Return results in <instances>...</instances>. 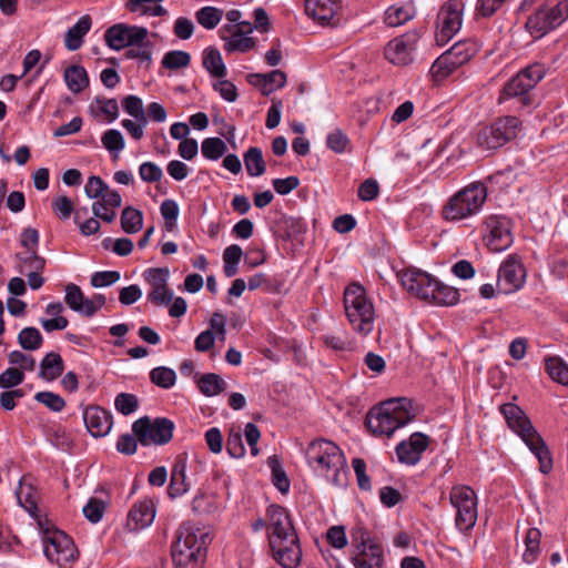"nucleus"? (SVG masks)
<instances>
[{"mask_svg": "<svg viewBox=\"0 0 568 568\" xmlns=\"http://www.w3.org/2000/svg\"><path fill=\"white\" fill-rule=\"evenodd\" d=\"M150 379L161 388H171L176 381V374L172 368L159 366L150 372Z\"/></svg>", "mask_w": 568, "mask_h": 568, "instance_id": "45", "label": "nucleus"}, {"mask_svg": "<svg viewBox=\"0 0 568 568\" xmlns=\"http://www.w3.org/2000/svg\"><path fill=\"white\" fill-rule=\"evenodd\" d=\"M545 74V65L538 62L520 70L504 85L499 94V103L505 99L516 98L523 106L529 105L531 103L529 92L544 79Z\"/></svg>", "mask_w": 568, "mask_h": 568, "instance_id": "8", "label": "nucleus"}, {"mask_svg": "<svg viewBox=\"0 0 568 568\" xmlns=\"http://www.w3.org/2000/svg\"><path fill=\"white\" fill-rule=\"evenodd\" d=\"M478 145L487 151L497 149V128L491 124L483 128L477 135Z\"/></svg>", "mask_w": 568, "mask_h": 568, "instance_id": "54", "label": "nucleus"}, {"mask_svg": "<svg viewBox=\"0 0 568 568\" xmlns=\"http://www.w3.org/2000/svg\"><path fill=\"white\" fill-rule=\"evenodd\" d=\"M403 287L412 295L427 301L429 295L434 293L432 286H434L435 278L418 268H407L398 273Z\"/></svg>", "mask_w": 568, "mask_h": 568, "instance_id": "16", "label": "nucleus"}, {"mask_svg": "<svg viewBox=\"0 0 568 568\" xmlns=\"http://www.w3.org/2000/svg\"><path fill=\"white\" fill-rule=\"evenodd\" d=\"M450 503L456 508V526L460 531L474 527L477 519V503L475 491L467 486L454 487L450 491Z\"/></svg>", "mask_w": 568, "mask_h": 568, "instance_id": "11", "label": "nucleus"}, {"mask_svg": "<svg viewBox=\"0 0 568 568\" xmlns=\"http://www.w3.org/2000/svg\"><path fill=\"white\" fill-rule=\"evenodd\" d=\"M197 386L201 393L207 397L215 396L223 392L226 383L215 373H207L200 377Z\"/></svg>", "mask_w": 568, "mask_h": 568, "instance_id": "32", "label": "nucleus"}, {"mask_svg": "<svg viewBox=\"0 0 568 568\" xmlns=\"http://www.w3.org/2000/svg\"><path fill=\"white\" fill-rule=\"evenodd\" d=\"M223 11L215 7H203L196 11V21L205 29H214L221 21Z\"/></svg>", "mask_w": 568, "mask_h": 568, "instance_id": "44", "label": "nucleus"}, {"mask_svg": "<svg viewBox=\"0 0 568 568\" xmlns=\"http://www.w3.org/2000/svg\"><path fill=\"white\" fill-rule=\"evenodd\" d=\"M116 410L123 415L134 413L139 407V399L134 394L120 393L114 399Z\"/></svg>", "mask_w": 568, "mask_h": 568, "instance_id": "51", "label": "nucleus"}, {"mask_svg": "<svg viewBox=\"0 0 568 568\" xmlns=\"http://www.w3.org/2000/svg\"><path fill=\"white\" fill-rule=\"evenodd\" d=\"M546 371L552 381L568 386V365L558 357H549L545 362Z\"/></svg>", "mask_w": 568, "mask_h": 568, "instance_id": "39", "label": "nucleus"}, {"mask_svg": "<svg viewBox=\"0 0 568 568\" xmlns=\"http://www.w3.org/2000/svg\"><path fill=\"white\" fill-rule=\"evenodd\" d=\"M92 20L90 16H82L77 23L68 29L64 36V45L70 51L78 50L82 43L84 36L90 31Z\"/></svg>", "mask_w": 568, "mask_h": 568, "instance_id": "25", "label": "nucleus"}, {"mask_svg": "<svg viewBox=\"0 0 568 568\" xmlns=\"http://www.w3.org/2000/svg\"><path fill=\"white\" fill-rule=\"evenodd\" d=\"M161 215L165 220V230L172 232L176 225L180 209L174 200H164L160 206Z\"/></svg>", "mask_w": 568, "mask_h": 568, "instance_id": "48", "label": "nucleus"}, {"mask_svg": "<svg viewBox=\"0 0 568 568\" xmlns=\"http://www.w3.org/2000/svg\"><path fill=\"white\" fill-rule=\"evenodd\" d=\"M186 456L185 454H180L176 456L172 470H171V480L168 488V494L171 498H176L183 496L190 487V484L186 481Z\"/></svg>", "mask_w": 568, "mask_h": 568, "instance_id": "22", "label": "nucleus"}, {"mask_svg": "<svg viewBox=\"0 0 568 568\" xmlns=\"http://www.w3.org/2000/svg\"><path fill=\"white\" fill-rule=\"evenodd\" d=\"M226 150L225 142L220 138H206L201 144L202 155L211 161H217L224 155Z\"/></svg>", "mask_w": 568, "mask_h": 568, "instance_id": "40", "label": "nucleus"}, {"mask_svg": "<svg viewBox=\"0 0 568 568\" xmlns=\"http://www.w3.org/2000/svg\"><path fill=\"white\" fill-rule=\"evenodd\" d=\"M308 464L318 471L334 473V483H338L339 471L346 466V459L341 448L333 442L317 438L310 443L306 449Z\"/></svg>", "mask_w": 568, "mask_h": 568, "instance_id": "7", "label": "nucleus"}, {"mask_svg": "<svg viewBox=\"0 0 568 568\" xmlns=\"http://www.w3.org/2000/svg\"><path fill=\"white\" fill-rule=\"evenodd\" d=\"M48 440L57 448L64 449L71 446L72 439L62 426H53L45 432Z\"/></svg>", "mask_w": 568, "mask_h": 568, "instance_id": "49", "label": "nucleus"}, {"mask_svg": "<svg viewBox=\"0 0 568 568\" xmlns=\"http://www.w3.org/2000/svg\"><path fill=\"white\" fill-rule=\"evenodd\" d=\"M458 68V64H455V62L447 57V53L444 52L432 64L429 72L434 80L436 82H439L446 79L448 75H450Z\"/></svg>", "mask_w": 568, "mask_h": 568, "instance_id": "35", "label": "nucleus"}, {"mask_svg": "<svg viewBox=\"0 0 568 568\" xmlns=\"http://www.w3.org/2000/svg\"><path fill=\"white\" fill-rule=\"evenodd\" d=\"M250 84L260 89L263 95H270L276 89H281L286 84L287 78L282 70H273L268 73H253L247 77Z\"/></svg>", "mask_w": 568, "mask_h": 568, "instance_id": "21", "label": "nucleus"}, {"mask_svg": "<svg viewBox=\"0 0 568 568\" xmlns=\"http://www.w3.org/2000/svg\"><path fill=\"white\" fill-rule=\"evenodd\" d=\"M105 505L102 500L91 498L83 507V515L92 524L99 523L104 514Z\"/></svg>", "mask_w": 568, "mask_h": 568, "instance_id": "58", "label": "nucleus"}, {"mask_svg": "<svg viewBox=\"0 0 568 568\" xmlns=\"http://www.w3.org/2000/svg\"><path fill=\"white\" fill-rule=\"evenodd\" d=\"M521 122L516 116L499 118V146L517 138Z\"/></svg>", "mask_w": 568, "mask_h": 568, "instance_id": "34", "label": "nucleus"}, {"mask_svg": "<svg viewBox=\"0 0 568 568\" xmlns=\"http://www.w3.org/2000/svg\"><path fill=\"white\" fill-rule=\"evenodd\" d=\"M541 532L537 528H529L525 536V546L526 550L523 555V558L526 562L531 564L535 561L537 555L539 554V545H540Z\"/></svg>", "mask_w": 568, "mask_h": 568, "instance_id": "43", "label": "nucleus"}, {"mask_svg": "<svg viewBox=\"0 0 568 568\" xmlns=\"http://www.w3.org/2000/svg\"><path fill=\"white\" fill-rule=\"evenodd\" d=\"M412 402L407 398H392L373 407L366 416V426L375 435L390 436L397 428L412 422Z\"/></svg>", "mask_w": 568, "mask_h": 568, "instance_id": "4", "label": "nucleus"}, {"mask_svg": "<svg viewBox=\"0 0 568 568\" xmlns=\"http://www.w3.org/2000/svg\"><path fill=\"white\" fill-rule=\"evenodd\" d=\"M246 172L250 176H260L266 170L262 150L256 146L250 148L243 155Z\"/></svg>", "mask_w": 568, "mask_h": 568, "instance_id": "30", "label": "nucleus"}, {"mask_svg": "<svg viewBox=\"0 0 568 568\" xmlns=\"http://www.w3.org/2000/svg\"><path fill=\"white\" fill-rule=\"evenodd\" d=\"M266 516L273 558L283 568H295L300 564L302 551L290 514L284 507L273 504L267 508Z\"/></svg>", "mask_w": 568, "mask_h": 568, "instance_id": "1", "label": "nucleus"}, {"mask_svg": "<svg viewBox=\"0 0 568 568\" xmlns=\"http://www.w3.org/2000/svg\"><path fill=\"white\" fill-rule=\"evenodd\" d=\"M429 438L425 434L414 433L408 440L400 442L396 447V454L400 463L416 465L422 454L427 449Z\"/></svg>", "mask_w": 568, "mask_h": 568, "instance_id": "19", "label": "nucleus"}, {"mask_svg": "<svg viewBox=\"0 0 568 568\" xmlns=\"http://www.w3.org/2000/svg\"><path fill=\"white\" fill-rule=\"evenodd\" d=\"M52 210L61 220H68L73 210V202L68 196H58L52 201Z\"/></svg>", "mask_w": 568, "mask_h": 568, "instance_id": "64", "label": "nucleus"}, {"mask_svg": "<svg viewBox=\"0 0 568 568\" xmlns=\"http://www.w3.org/2000/svg\"><path fill=\"white\" fill-rule=\"evenodd\" d=\"M128 31V26L123 23L113 24L108 28L104 33V40L108 47L116 51L125 48V36Z\"/></svg>", "mask_w": 568, "mask_h": 568, "instance_id": "36", "label": "nucleus"}, {"mask_svg": "<svg viewBox=\"0 0 568 568\" xmlns=\"http://www.w3.org/2000/svg\"><path fill=\"white\" fill-rule=\"evenodd\" d=\"M174 429V423L166 417L151 419L149 416H143L132 424V432L142 446L166 445L171 442Z\"/></svg>", "mask_w": 568, "mask_h": 568, "instance_id": "9", "label": "nucleus"}, {"mask_svg": "<svg viewBox=\"0 0 568 568\" xmlns=\"http://www.w3.org/2000/svg\"><path fill=\"white\" fill-rule=\"evenodd\" d=\"M463 3L459 0L446 2L437 13L435 39L438 45H445L462 27Z\"/></svg>", "mask_w": 568, "mask_h": 568, "instance_id": "12", "label": "nucleus"}, {"mask_svg": "<svg viewBox=\"0 0 568 568\" xmlns=\"http://www.w3.org/2000/svg\"><path fill=\"white\" fill-rule=\"evenodd\" d=\"M416 16L413 3L407 2L402 6H390L385 12V23L388 27H399Z\"/></svg>", "mask_w": 568, "mask_h": 568, "instance_id": "27", "label": "nucleus"}, {"mask_svg": "<svg viewBox=\"0 0 568 568\" xmlns=\"http://www.w3.org/2000/svg\"><path fill=\"white\" fill-rule=\"evenodd\" d=\"M143 226L142 211L126 206L121 214V227L128 234L138 233Z\"/></svg>", "mask_w": 568, "mask_h": 568, "instance_id": "31", "label": "nucleus"}, {"mask_svg": "<svg viewBox=\"0 0 568 568\" xmlns=\"http://www.w3.org/2000/svg\"><path fill=\"white\" fill-rule=\"evenodd\" d=\"M475 52L476 49L474 44L468 42H457L446 51L447 57L452 59L455 64H458V67L467 63Z\"/></svg>", "mask_w": 568, "mask_h": 568, "instance_id": "41", "label": "nucleus"}, {"mask_svg": "<svg viewBox=\"0 0 568 568\" xmlns=\"http://www.w3.org/2000/svg\"><path fill=\"white\" fill-rule=\"evenodd\" d=\"M565 21L560 9L556 6H541L532 13L527 22L526 28L536 38H541L549 31L554 30Z\"/></svg>", "mask_w": 568, "mask_h": 568, "instance_id": "14", "label": "nucleus"}, {"mask_svg": "<svg viewBox=\"0 0 568 568\" xmlns=\"http://www.w3.org/2000/svg\"><path fill=\"white\" fill-rule=\"evenodd\" d=\"M499 413L504 415L508 427L521 437L530 452L538 458L540 471L548 474L552 468L550 452L525 412L516 404L506 403L499 406Z\"/></svg>", "mask_w": 568, "mask_h": 568, "instance_id": "2", "label": "nucleus"}, {"mask_svg": "<svg viewBox=\"0 0 568 568\" xmlns=\"http://www.w3.org/2000/svg\"><path fill=\"white\" fill-rule=\"evenodd\" d=\"M124 111L133 116L138 122L148 123V118L143 110L142 100L136 95H128L122 101Z\"/></svg>", "mask_w": 568, "mask_h": 568, "instance_id": "47", "label": "nucleus"}, {"mask_svg": "<svg viewBox=\"0 0 568 568\" xmlns=\"http://www.w3.org/2000/svg\"><path fill=\"white\" fill-rule=\"evenodd\" d=\"M210 542L211 537L204 529L191 525L181 526L171 550L174 567L203 568Z\"/></svg>", "mask_w": 568, "mask_h": 568, "instance_id": "3", "label": "nucleus"}, {"mask_svg": "<svg viewBox=\"0 0 568 568\" xmlns=\"http://www.w3.org/2000/svg\"><path fill=\"white\" fill-rule=\"evenodd\" d=\"M203 67L216 78H223L226 74V68L221 53L215 48H209L204 51Z\"/></svg>", "mask_w": 568, "mask_h": 568, "instance_id": "33", "label": "nucleus"}, {"mask_svg": "<svg viewBox=\"0 0 568 568\" xmlns=\"http://www.w3.org/2000/svg\"><path fill=\"white\" fill-rule=\"evenodd\" d=\"M140 178L148 183L158 182L162 179V169L153 162H144L139 168Z\"/></svg>", "mask_w": 568, "mask_h": 568, "instance_id": "63", "label": "nucleus"}, {"mask_svg": "<svg viewBox=\"0 0 568 568\" xmlns=\"http://www.w3.org/2000/svg\"><path fill=\"white\" fill-rule=\"evenodd\" d=\"M83 422L93 437L106 436L113 425L112 415L101 406H89L83 412Z\"/></svg>", "mask_w": 568, "mask_h": 568, "instance_id": "18", "label": "nucleus"}, {"mask_svg": "<svg viewBox=\"0 0 568 568\" xmlns=\"http://www.w3.org/2000/svg\"><path fill=\"white\" fill-rule=\"evenodd\" d=\"M361 537L352 535L353 542H356V552L353 556L356 568H382L383 550L376 544H367L369 537L366 532L359 531Z\"/></svg>", "mask_w": 568, "mask_h": 568, "instance_id": "17", "label": "nucleus"}, {"mask_svg": "<svg viewBox=\"0 0 568 568\" xmlns=\"http://www.w3.org/2000/svg\"><path fill=\"white\" fill-rule=\"evenodd\" d=\"M305 13L321 26H335L336 2L334 0H305Z\"/></svg>", "mask_w": 568, "mask_h": 568, "instance_id": "20", "label": "nucleus"}, {"mask_svg": "<svg viewBox=\"0 0 568 568\" xmlns=\"http://www.w3.org/2000/svg\"><path fill=\"white\" fill-rule=\"evenodd\" d=\"M155 517V509L151 500L136 503L129 513L128 525L130 529L138 530L150 526Z\"/></svg>", "mask_w": 568, "mask_h": 568, "instance_id": "23", "label": "nucleus"}, {"mask_svg": "<svg viewBox=\"0 0 568 568\" xmlns=\"http://www.w3.org/2000/svg\"><path fill=\"white\" fill-rule=\"evenodd\" d=\"M432 288L434 293L429 295V298L427 300L428 302L438 305L450 306L457 304L459 301V292L457 288L445 285L438 282L436 278Z\"/></svg>", "mask_w": 568, "mask_h": 568, "instance_id": "28", "label": "nucleus"}, {"mask_svg": "<svg viewBox=\"0 0 568 568\" xmlns=\"http://www.w3.org/2000/svg\"><path fill=\"white\" fill-rule=\"evenodd\" d=\"M148 298L155 305H169L173 300V292L166 285L152 287Z\"/></svg>", "mask_w": 568, "mask_h": 568, "instance_id": "61", "label": "nucleus"}, {"mask_svg": "<svg viewBox=\"0 0 568 568\" xmlns=\"http://www.w3.org/2000/svg\"><path fill=\"white\" fill-rule=\"evenodd\" d=\"M34 399L55 413L65 407V400L53 392H39L34 395Z\"/></svg>", "mask_w": 568, "mask_h": 568, "instance_id": "52", "label": "nucleus"}, {"mask_svg": "<svg viewBox=\"0 0 568 568\" xmlns=\"http://www.w3.org/2000/svg\"><path fill=\"white\" fill-rule=\"evenodd\" d=\"M18 343L24 351H37L43 343L40 331L36 327H24L18 335Z\"/></svg>", "mask_w": 568, "mask_h": 568, "instance_id": "37", "label": "nucleus"}, {"mask_svg": "<svg viewBox=\"0 0 568 568\" xmlns=\"http://www.w3.org/2000/svg\"><path fill=\"white\" fill-rule=\"evenodd\" d=\"M267 464L272 469V481L274 486L283 494L287 493L290 489V480L281 465L277 456H271L267 459Z\"/></svg>", "mask_w": 568, "mask_h": 568, "instance_id": "42", "label": "nucleus"}, {"mask_svg": "<svg viewBox=\"0 0 568 568\" xmlns=\"http://www.w3.org/2000/svg\"><path fill=\"white\" fill-rule=\"evenodd\" d=\"M169 276V268L165 267H152L144 273V277L151 287L166 285Z\"/></svg>", "mask_w": 568, "mask_h": 568, "instance_id": "62", "label": "nucleus"}, {"mask_svg": "<svg viewBox=\"0 0 568 568\" xmlns=\"http://www.w3.org/2000/svg\"><path fill=\"white\" fill-rule=\"evenodd\" d=\"M424 27L415 28L403 36L396 37L385 48V58L393 64L407 65L413 61L412 53L416 49Z\"/></svg>", "mask_w": 568, "mask_h": 568, "instance_id": "13", "label": "nucleus"}, {"mask_svg": "<svg viewBox=\"0 0 568 568\" xmlns=\"http://www.w3.org/2000/svg\"><path fill=\"white\" fill-rule=\"evenodd\" d=\"M8 361L11 365H19L23 373L24 371H34L36 359L31 355H27L20 351H12L8 354Z\"/></svg>", "mask_w": 568, "mask_h": 568, "instance_id": "60", "label": "nucleus"}, {"mask_svg": "<svg viewBox=\"0 0 568 568\" xmlns=\"http://www.w3.org/2000/svg\"><path fill=\"white\" fill-rule=\"evenodd\" d=\"M64 301L72 311L85 317H92L94 315L92 302H88V298L84 297L81 288L73 283L65 286Z\"/></svg>", "mask_w": 568, "mask_h": 568, "instance_id": "24", "label": "nucleus"}, {"mask_svg": "<svg viewBox=\"0 0 568 568\" xmlns=\"http://www.w3.org/2000/svg\"><path fill=\"white\" fill-rule=\"evenodd\" d=\"M64 371V363L60 354L50 352L40 363L39 377L51 382L62 375Z\"/></svg>", "mask_w": 568, "mask_h": 568, "instance_id": "26", "label": "nucleus"}, {"mask_svg": "<svg viewBox=\"0 0 568 568\" xmlns=\"http://www.w3.org/2000/svg\"><path fill=\"white\" fill-rule=\"evenodd\" d=\"M487 200L485 182H473L460 189L443 205L440 215L446 222L457 223L480 212Z\"/></svg>", "mask_w": 568, "mask_h": 568, "instance_id": "5", "label": "nucleus"}, {"mask_svg": "<svg viewBox=\"0 0 568 568\" xmlns=\"http://www.w3.org/2000/svg\"><path fill=\"white\" fill-rule=\"evenodd\" d=\"M16 258L21 263L20 272L24 270L30 271H43L45 267V260L38 255L37 250H30L16 254Z\"/></svg>", "mask_w": 568, "mask_h": 568, "instance_id": "38", "label": "nucleus"}, {"mask_svg": "<svg viewBox=\"0 0 568 568\" xmlns=\"http://www.w3.org/2000/svg\"><path fill=\"white\" fill-rule=\"evenodd\" d=\"M64 81L70 91L80 93L89 85V77L81 65H70L64 70Z\"/></svg>", "mask_w": 568, "mask_h": 568, "instance_id": "29", "label": "nucleus"}, {"mask_svg": "<svg viewBox=\"0 0 568 568\" xmlns=\"http://www.w3.org/2000/svg\"><path fill=\"white\" fill-rule=\"evenodd\" d=\"M39 526L43 530L44 555L59 567H67L77 559V548L73 540L62 530L57 528L43 529L42 523Z\"/></svg>", "mask_w": 568, "mask_h": 568, "instance_id": "10", "label": "nucleus"}, {"mask_svg": "<svg viewBox=\"0 0 568 568\" xmlns=\"http://www.w3.org/2000/svg\"><path fill=\"white\" fill-rule=\"evenodd\" d=\"M191 62V55L182 50L169 51L162 59V67L168 70L186 68Z\"/></svg>", "mask_w": 568, "mask_h": 568, "instance_id": "46", "label": "nucleus"}, {"mask_svg": "<svg viewBox=\"0 0 568 568\" xmlns=\"http://www.w3.org/2000/svg\"><path fill=\"white\" fill-rule=\"evenodd\" d=\"M152 48L153 43L148 41L140 45L131 47V49L125 51L124 55L126 59H139L142 62H146L149 67L152 62Z\"/></svg>", "mask_w": 568, "mask_h": 568, "instance_id": "57", "label": "nucleus"}, {"mask_svg": "<svg viewBox=\"0 0 568 568\" xmlns=\"http://www.w3.org/2000/svg\"><path fill=\"white\" fill-rule=\"evenodd\" d=\"M24 379V373L16 367H9L0 374V387L10 389L20 385Z\"/></svg>", "mask_w": 568, "mask_h": 568, "instance_id": "56", "label": "nucleus"}, {"mask_svg": "<svg viewBox=\"0 0 568 568\" xmlns=\"http://www.w3.org/2000/svg\"><path fill=\"white\" fill-rule=\"evenodd\" d=\"M526 281V270L517 256L510 255L499 266V293L511 294L520 290Z\"/></svg>", "mask_w": 568, "mask_h": 568, "instance_id": "15", "label": "nucleus"}, {"mask_svg": "<svg viewBox=\"0 0 568 568\" xmlns=\"http://www.w3.org/2000/svg\"><path fill=\"white\" fill-rule=\"evenodd\" d=\"M348 144H349L348 136L338 128L333 130L331 133H328V135L326 138L327 148L335 153L345 152Z\"/></svg>", "mask_w": 568, "mask_h": 568, "instance_id": "53", "label": "nucleus"}, {"mask_svg": "<svg viewBox=\"0 0 568 568\" xmlns=\"http://www.w3.org/2000/svg\"><path fill=\"white\" fill-rule=\"evenodd\" d=\"M108 187L109 185L100 176L92 175L84 186V193L89 199H99L108 191Z\"/></svg>", "mask_w": 568, "mask_h": 568, "instance_id": "59", "label": "nucleus"}, {"mask_svg": "<svg viewBox=\"0 0 568 568\" xmlns=\"http://www.w3.org/2000/svg\"><path fill=\"white\" fill-rule=\"evenodd\" d=\"M344 307L354 329L368 334L373 329L374 307L367 300L365 288L356 283L348 285L344 292Z\"/></svg>", "mask_w": 568, "mask_h": 568, "instance_id": "6", "label": "nucleus"}, {"mask_svg": "<svg viewBox=\"0 0 568 568\" xmlns=\"http://www.w3.org/2000/svg\"><path fill=\"white\" fill-rule=\"evenodd\" d=\"M230 40L225 43L224 49L227 52L240 51L247 52L254 48L255 41L253 38L245 37L243 34L231 32Z\"/></svg>", "mask_w": 568, "mask_h": 568, "instance_id": "50", "label": "nucleus"}, {"mask_svg": "<svg viewBox=\"0 0 568 568\" xmlns=\"http://www.w3.org/2000/svg\"><path fill=\"white\" fill-rule=\"evenodd\" d=\"M101 142L110 152H119L124 149V139L119 130L110 129L102 135Z\"/></svg>", "mask_w": 568, "mask_h": 568, "instance_id": "55", "label": "nucleus"}]
</instances>
